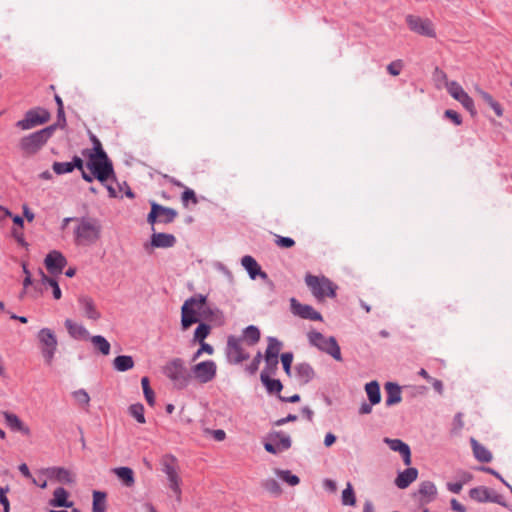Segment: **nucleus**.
I'll return each mask as SVG.
<instances>
[{
    "label": "nucleus",
    "instance_id": "obj_58",
    "mask_svg": "<svg viewBox=\"0 0 512 512\" xmlns=\"http://www.w3.org/2000/svg\"><path fill=\"white\" fill-rule=\"evenodd\" d=\"M433 80L436 82V84L443 83L445 86L447 84L448 78L447 74L441 70L439 67H436L433 72ZM439 87V85H437Z\"/></svg>",
    "mask_w": 512,
    "mask_h": 512
},
{
    "label": "nucleus",
    "instance_id": "obj_45",
    "mask_svg": "<svg viewBox=\"0 0 512 512\" xmlns=\"http://www.w3.org/2000/svg\"><path fill=\"white\" fill-rule=\"evenodd\" d=\"M141 385L147 403L153 407L155 405V394L153 389L150 387L149 378L143 377L141 379Z\"/></svg>",
    "mask_w": 512,
    "mask_h": 512
},
{
    "label": "nucleus",
    "instance_id": "obj_41",
    "mask_svg": "<svg viewBox=\"0 0 512 512\" xmlns=\"http://www.w3.org/2000/svg\"><path fill=\"white\" fill-rule=\"evenodd\" d=\"M93 512H105L106 511V493L102 491L93 492Z\"/></svg>",
    "mask_w": 512,
    "mask_h": 512
},
{
    "label": "nucleus",
    "instance_id": "obj_59",
    "mask_svg": "<svg viewBox=\"0 0 512 512\" xmlns=\"http://www.w3.org/2000/svg\"><path fill=\"white\" fill-rule=\"evenodd\" d=\"M403 68L402 60H395L387 66V71L392 76H398Z\"/></svg>",
    "mask_w": 512,
    "mask_h": 512
},
{
    "label": "nucleus",
    "instance_id": "obj_32",
    "mask_svg": "<svg viewBox=\"0 0 512 512\" xmlns=\"http://www.w3.org/2000/svg\"><path fill=\"white\" fill-rule=\"evenodd\" d=\"M65 327L71 337L75 339H89L88 330L81 324H77L70 319L65 321Z\"/></svg>",
    "mask_w": 512,
    "mask_h": 512
},
{
    "label": "nucleus",
    "instance_id": "obj_38",
    "mask_svg": "<svg viewBox=\"0 0 512 512\" xmlns=\"http://www.w3.org/2000/svg\"><path fill=\"white\" fill-rule=\"evenodd\" d=\"M260 380L262 384L265 386L266 390L270 394L280 393L283 389V385L280 380L273 379L268 375H260Z\"/></svg>",
    "mask_w": 512,
    "mask_h": 512
},
{
    "label": "nucleus",
    "instance_id": "obj_50",
    "mask_svg": "<svg viewBox=\"0 0 512 512\" xmlns=\"http://www.w3.org/2000/svg\"><path fill=\"white\" fill-rule=\"evenodd\" d=\"M264 361H265V367L262 370L260 375H268V376L274 375L278 369V363H279L278 359L264 358Z\"/></svg>",
    "mask_w": 512,
    "mask_h": 512
},
{
    "label": "nucleus",
    "instance_id": "obj_52",
    "mask_svg": "<svg viewBox=\"0 0 512 512\" xmlns=\"http://www.w3.org/2000/svg\"><path fill=\"white\" fill-rule=\"evenodd\" d=\"M52 169L57 175H62L71 173L73 171V166H71L70 162H54Z\"/></svg>",
    "mask_w": 512,
    "mask_h": 512
},
{
    "label": "nucleus",
    "instance_id": "obj_6",
    "mask_svg": "<svg viewBox=\"0 0 512 512\" xmlns=\"http://www.w3.org/2000/svg\"><path fill=\"white\" fill-rule=\"evenodd\" d=\"M207 297L198 294L187 299L181 307V327L182 330H187L193 324L200 322L201 317L197 313L198 306L205 304Z\"/></svg>",
    "mask_w": 512,
    "mask_h": 512
},
{
    "label": "nucleus",
    "instance_id": "obj_39",
    "mask_svg": "<svg viewBox=\"0 0 512 512\" xmlns=\"http://www.w3.org/2000/svg\"><path fill=\"white\" fill-rule=\"evenodd\" d=\"M113 366L117 371L125 372L134 367V360L131 356L120 355L114 359Z\"/></svg>",
    "mask_w": 512,
    "mask_h": 512
},
{
    "label": "nucleus",
    "instance_id": "obj_48",
    "mask_svg": "<svg viewBox=\"0 0 512 512\" xmlns=\"http://www.w3.org/2000/svg\"><path fill=\"white\" fill-rule=\"evenodd\" d=\"M277 475L290 486H295L300 482L299 477L292 474L289 470H277Z\"/></svg>",
    "mask_w": 512,
    "mask_h": 512
},
{
    "label": "nucleus",
    "instance_id": "obj_5",
    "mask_svg": "<svg viewBox=\"0 0 512 512\" xmlns=\"http://www.w3.org/2000/svg\"><path fill=\"white\" fill-rule=\"evenodd\" d=\"M305 283L318 301H322L325 297L334 298L336 296L337 285L325 276L307 274Z\"/></svg>",
    "mask_w": 512,
    "mask_h": 512
},
{
    "label": "nucleus",
    "instance_id": "obj_14",
    "mask_svg": "<svg viewBox=\"0 0 512 512\" xmlns=\"http://www.w3.org/2000/svg\"><path fill=\"white\" fill-rule=\"evenodd\" d=\"M406 23L411 31L419 35L432 38L436 36L433 24L429 19H424L414 15H407Z\"/></svg>",
    "mask_w": 512,
    "mask_h": 512
},
{
    "label": "nucleus",
    "instance_id": "obj_13",
    "mask_svg": "<svg viewBox=\"0 0 512 512\" xmlns=\"http://www.w3.org/2000/svg\"><path fill=\"white\" fill-rule=\"evenodd\" d=\"M469 497L478 503H497L504 505L503 496L485 486L470 489Z\"/></svg>",
    "mask_w": 512,
    "mask_h": 512
},
{
    "label": "nucleus",
    "instance_id": "obj_37",
    "mask_svg": "<svg viewBox=\"0 0 512 512\" xmlns=\"http://www.w3.org/2000/svg\"><path fill=\"white\" fill-rule=\"evenodd\" d=\"M158 213H159V223L170 224L174 222V220L178 216V212L170 207L163 206L158 204Z\"/></svg>",
    "mask_w": 512,
    "mask_h": 512
},
{
    "label": "nucleus",
    "instance_id": "obj_62",
    "mask_svg": "<svg viewBox=\"0 0 512 512\" xmlns=\"http://www.w3.org/2000/svg\"><path fill=\"white\" fill-rule=\"evenodd\" d=\"M53 125H57V128L63 129L66 126V117L64 109H57V122Z\"/></svg>",
    "mask_w": 512,
    "mask_h": 512
},
{
    "label": "nucleus",
    "instance_id": "obj_61",
    "mask_svg": "<svg viewBox=\"0 0 512 512\" xmlns=\"http://www.w3.org/2000/svg\"><path fill=\"white\" fill-rule=\"evenodd\" d=\"M164 473L167 475L168 480L178 477L175 467L172 464L165 463L163 467Z\"/></svg>",
    "mask_w": 512,
    "mask_h": 512
},
{
    "label": "nucleus",
    "instance_id": "obj_60",
    "mask_svg": "<svg viewBox=\"0 0 512 512\" xmlns=\"http://www.w3.org/2000/svg\"><path fill=\"white\" fill-rule=\"evenodd\" d=\"M444 116L447 119L451 120L457 126L462 124V117H461V115L458 112H456V111H454L452 109L446 110L444 112Z\"/></svg>",
    "mask_w": 512,
    "mask_h": 512
},
{
    "label": "nucleus",
    "instance_id": "obj_57",
    "mask_svg": "<svg viewBox=\"0 0 512 512\" xmlns=\"http://www.w3.org/2000/svg\"><path fill=\"white\" fill-rule=\"evenodd\" d=\"M275 243L281 248H291L295 245V241L290 237L276 235Z\"/></svg>",
    "mask_w": 512,
    "mask_h": 512
},
{
    "label": "nucleus",
    "instance_id": "obj_16",
    "mask_svg": "<svg viewBox=\"0 0 512 512\" xmlns=\"http://www.w3.org/2000/svg\"><path fill=\"white\" fill-rule=\"evenodd\" d=\"M272 442H266L264 448L271 454H277L291 447V439L282 432H275L271 435Z\"/></svg>",
    "mask_w": 512,
    "mask_h": 512
},
{
    "label": "nucleus",
    "instance_id": "obj_26",
    "mask_svg": "<svg viewBox=\"0 0 512 512\" xmlns=\"http://www.w3.org/2000/svg\"><path fill=\"white\" fill-rule=\"evenodd\" d=\"M418 494L422 503H429L435 499L437 488L433 482L423 481L419 486Z\"/></svg>",
    "mask_w": 512,
    "mask_h": 512
},
{
    "label": "nucleus",
    "instance_id": "obj_64",
    "mask_svg": "<svg viewBox=\"0 0 512 512\" xmlns=\"http://www.w3.org/2000/svg\"><path fill=\"white\" fill-rule=\"evenodd\" d=\"M71 166H73L74 169L82 170L84 168V161L81 157L75 155L72 158V161L70 162Z\"/></svg>",
    "mask_w": 512,
    "mask_h": 512
},
{
    "label": "nucleus",
    "instance_id": "obj_34",
    "mask_svg": "<svg viewBox=\"0 0 512 512\" xmlns=\"http://www.w3.org/2000/svg\"><path fill=\"white\" fill-rule=\"evenodd\" d=\"M49 477L55 478L61 483L70 484L74 481L69 470L62 467H53L48 469Z\"/></svg>",
    "mask_w": 512,
    "mask_h": 512
},
{
    "label": "nucleus",
    "instance_id": "obj_44",
    "mask_svg": "<svg viewBox=\"0 0 512 512\" xmlns=\"http://www.w3.org/2000/svg\"><path fill=\"white\" fill-rule=\"evenodd\" d=\"M40 274H41V283L43 285H48L50 287H54V298L56 300H59L62 296V292H61L58 282L54 278L48 277L42 270H40Z\"/></svg>",
    "mask_w": 512,
    "mask_h": 512
},
{
    "label": "nucleus",
    "instance_id": "obj_27",
    "mask_svg": "<svg viewBox=\"0 0 512 512\" xmlns=\"http://www.w3.org/2000/svg\"><path fill=\"white\" fill-rule=\"evenodd\" d=\"M385 391L387 394L385 401L387 406H393L401 402V387L397 383L387 382L385 384Z\"/></svg>",
    "mask_w": 512,
    "mask_h": 512
},
{
    "label": "nucleus",
    "instance_id": "obj_15",
    "mask_svg": "<svg viewBox=\"0 0 512 512\" xmlns=\"http://www.w3.org/2000/svg\"><path fill=\"white\" fill-rule=\"evenodd\" d=\"M291 311L294 315L311 321H322V315L316 311L311 305L302 304L295 298L290 299Z\"/></svg>",
    "mask_w": 512,
    "mask_h": 512
},
{
    "label": "nucleus",
    "instance_id": "obj_22",
    "mask_svg": "<svg viewBox=\"0 0 512 512\" xmlns=\"http://www.w3.org/2000/svg\"><path fill=\"white\" fill-rule=\"evenodd\" d=\"M241 264L248 272L250 278L253 280L258 276L262 279H266L268 277L267 273L261 270V267L252 256H244L241 259Z\"/></svg>",
    "mask_w": 512,
    "mask_h": 512
},
{
    "label": "nucleus",
    "instance_id": "obj_63",
    "mask_svg": "<svg viewBox=\"0 0 512 512\" xmlns=\"http://www.w3.org/2000/svg\"><path fill=\"white\" fill-rule=\"evenodd\" d=\"M9 492V487H0V504L2 506L10 505L9 500L7 498V493Z\"/></svg>",
    "mask_w": 512,
    "mask_h": 512
},
{
    "label": "nucleus",
    "instance_id": "obj_36",
    "mask_svg": "<svg viewBox=\"0 0 512 512\" xmlns=\"http://www.w3.org/2000/svg\"><path fill=\"white\" fill-rule=\"evenodd\" d=\"M476 92L478 93V95L481 97V99L489 106L493 109V111L495 112V114L498 116V117H501L503 115V108L501 107V105L494 100V98L489 94L487 93L486 91L482 90L481 88H476Z\"/></svg>",
    "mask_w": 512,
    "mask_h": 512
},
{
    "label": "nucleus",
    "instance_id": "obj_55",
    "mask_svg": "<svg viewBox=\"0 0 512 512\" xmlns=\"http://www.w3.org/2000/svg\"><path fill=\"white\" fill-rule=\"evenodd\" d=\"M200 348L194 353L192 356V361H196L203 353H207L209 355H212L214 353V348L206 343V342H199Z\"/></svg>",
    "mask_w": 512,
    "mask_h": 512
},
{
    "label": "nucleus",
    "instance_id": "obj_42",
    "mask_svg": "<svg viewBox=\"0 0 512 512\" xmlns=\"http://www.w3.org/2000/svg\"><path fill=\"white\" fill-rule=\"evenodd\" d=\"M261 486L270 494L279 496L282 493L279 482L274 478H268L261 482Z\"/></svg>",
    "mask_w": 512,
    "mask_h": 512
},
{
    "label": "nucleus",
    "instance_id": "obj_56",
    "mask_svg": "<svg viewBox=\"0 0 512 512\" xmlns=\"http://www.w3.org/2000/svg\"><path fill=\"white\" fill-rule=\"evenodd\" d=\"M181 200L184 206L188 205V202L191 201L193 204H197L198 200L195 192L192 189L187 188L181 195Z\"/></svg>",
    "mask_w": 512,
    "mask_h": 512
},
{
    "label": "nucleus",
    "instance_id": "obj_28",
    "mask_svg": "<svg viewBox=\"0 0 512 512\" xmlns=\"http://www.w3.org/2000/svg\"><path fill=\"white\" fill-rule=\"evenodd\" d=\"M68 492L63 487H58L54 490L53 498L49 501V504L53 507H65L70 508L73 503L68 501Z\"/></svg>",
    "mask_w": 512,
    "mask_h": 512
},
{
    "label": "nucleus",
    "instance_id": "obj_40",
    "mask_svg": "<svg viewBox=\"0 0 512 512\" xmlns=\"http://www.w3.org/2000/svg\"><path fill=\"white\" fill-rule=\"evenodd\" d=\"M91 343L93 344L94 348L98 350L103 355H108L110 353L111 345L106 340L105 337L101 335H95L89 337Z\"/></svg>",
    "mask_w": 512,
    "mask_h": 512
},
{
    "label": "nucleus",
    "instance_id": "obj_23",
    "mask_svg": "<svg viewBox=\"0 0 512 512\" xmlns=\"http://www.w3.org/2000/svg\"><path fill=\"white\" fill-rule=\"evenodd\" d=\"M6 425L13 432H21L24 435L30 434V429L24 425L21 419L14 413L9 411L2 412Z\"/></svg>",
    "mask_w": 512,
    "mask_h": 512
},
{
    "label": "nucleus",
    "instance_id": "obj_33",
    "mask_svg": "<svg viewBox=\"0 0 512 512\" xmlns=\"http://www.w3.org/2000/svg\"><path fill=\"white\" fill-rule=\"evenodd\" d=\"M267 343V348L263 354L264 358L278 359L283 343L273 336L267 337Z\"/></svg>",
    "mask_w": 512,
    "mask_h": 512
},
{
    "label": "nucleus",
    "instance_id": "obj_17",
    "mask_svg": "<svg viewBox=\"0 0 512 512\" xmlns=\"http://www.w3.org/2000/svg\"><path fill=\"white\" fill-rule=\"evenodd\" d=\"M77 302L80 310L87 319L97 321L101 318V313L98 310L95 301L90 296L80 295Z\"/></svg>",
    "mask_w": 512,
    "mask_h": 512
},
{
    "label": "nucleus",
    "instance_id": "obj_30",
    "mask_svg": "<svg viewBox=\"0 0 512 512\" xmlns=\"http://www.w3.org/2000/svg\"><path fill=\"white\" fill-rule=\"evenodd\" d=\"M470 443L473 449L474 457L479 462L489 463L492 460V453L485 446L480 444L474 438H471Z\"/></svg>",
    "mask_w": 512,
    "mask_h": 512
},
{
    "label": "nucleus",
    "instance_id": "obj_25",
    "mask_svg": "<svg viewBox=\"0 0 512 512\" xmlns=\"http://www.w3.org/2000/svg\"><path fill=\"white\" fill-rule=\"evenodd\" d=\"M237 337L240 338V342H244L248 346H254L260 341L261 332L257 326L249 325L242 330V335Z\"/></svg>",
    "mask_w": 512,
    "mask_h": 512
},
{
    "label": "nucleus",
    "instance_id": "obj_49",
    "mask_svg": "<svg viewBox=\"0 0 512 512\" xmlns=\"http://www.w3.org/2000/svg\"><path fill=\"white\" fill-rule=\"evenodd\" d=\"M262 359H264V356L261 351H258L254 358L252 359L251 363L245 367V371L249 375H255L259 369V365Z\"/></svg>",
    "mask_w": 512,
    "mask_h": 512
},
{
    "label": "nucleus",
    "instance_id": "obj_53",
    "mask_svg": "<svg viewBox=\"0 0 512 512\" xmlns=\"http://www.w3.org/2000/svg\"><path fill=\"white\" fill-rule=\"evenodd\" d=\"M73 397L78 402L79 405L83 407H87L89 405L90 396L84 389L74 391Z\"/></svg>",
    "mask_w": 512,
    "mask_h": 512
},
{
    "label": "nucleus",
    "instance_id": "obj_24",
    "mask_svg": "<svg viewBox=\"0 0 512 512\" xmlns=\"http://www.w3.org/2000/svg\"><path fill=\"white\" fill-rule=\"evenodd\" d=\"M417 477L418 470L414 467H409L397 475L395 485L400 489H405L413 483Z\"/></svg>",
    "mask_w": 512,
    "mask_h": 512
},
{
    "label": "nucleus",
    "instance_id": "obj_3",
    "mask_svg": "<svg viewBox=\"0 0 512 512\" xmlns=\"http://www.w3.org/2000/svg\"><path fill=\"white\" fill-rule=\"evenodd\" d=\"M163 373L178 390L188 387L192 380L191 371L182 358H173L168 361L163 367Z\"/></svg>",
    "mask_w": 512,
    "mask_h": 512
},
{
    "label": "nucleus",
    "instance_id": "obj_1",
    "mask_svg": "<svg viewBox=\"0 0 512 512\" xmlns=\"http://www.w3.org/2000/svg\"><path fill=\"white\" fill-rule=\"evenodd\" d=\"M90 140L93 144V151L85 149L82 154L88 157L87 168L98 181L104 183L110 178H115L112 161L102 147V143L96 135L90 132Z\"/></svg>",
    "mask_w": 512,
    "mask_h": 512
},
{
    "label": "nucleus",
    "instance_id": "obj_7",
    "mask_svg": "<svg viewBox=\"0 0 512 512\" xmlns=\"http://www.w3.org/2000/svg\"><path fill=\"white\" fill-rule=\"evenodd\" d=\"M308 339L310 344L320 351L327 353L337 361H342L341 349L335 337H325L318 331H311L308 333Z\"/></svg>",
    "mask_w": 512,
    "mask_h": 512
},
{
    "label": "nucleus",
    "instance_id": "obj_9",
    "mask_svg": "<svg viewBox=\"0 0 512 512\" xmlns=\"http://www.w3.org/2000/svg\"><path fill=\"white\" fill-rule=\"evenodd\" d=\"M50 117L49 111L44 108L30 109L25 113L24 118L16 123V126L22 130H29L47 123Z\"/></svg>",
    "mask_w": 512,
    "mask_h": 512
},
{
    "label": "nucleus",
    "instance_id": "obj_11",
    "mask_svg": "<svg viewBox=\"0 0 512 512\" xmlns=\"http://www.w3.org/2000/svg\"><path fill=\"white\" fill-rule=\"evenodd\" d=\"M190 371L199 383L206 384L215 378L217 365L213 360H206L194 365Z\"/></svg>",
    "mask_w": 512,
    "mask_h": 512
},
{
    "label": "nucleus",
    "instance_id": "obj_2",
    "mask_svg": "<svg viewBox=\"0 0 512 512\" xmlns=\"http://www.w3.org/2000/svg\"><path fill=\"white\" fill-rule=\"evenodd\" d=\"M77 223L74 229V240L77 245L90 246L100 239L102 226L98 219L81 217L77 219Z\"/></svg>",
    "mask_w": 512,
    "mask_h": 512
},
{
    "label": "nucleus",
    "instance_id": "obj_21",
    "mask_svg": "<svg viewBox=\"0 0 512 512\" xmlns=\"http://www.w3.org/2000/svg\"><path fill=\"white\" fill-rule=\"evenodd\" d=\"M176 241L173 234L154 232L151 235L150 243L145 244V249L147 250L149 246L152 248H170L176 244Z\"/></svg>",
    "mask_w": 512,
    "mask_h": 512
},
{
    "label": "nucleus",
    "instance_id": "obj_43",
    "mask_svg": "<svg viewBox=\"0 0 512 512\" xmlns=\"http://www.w3.org/2000/svg\"><path fill=\"white\" fill-rule=\"evenodd\" d=\"M211 332L210 325L206 323H199L194 331L193 341L194 342H205L204 340L208 337Z\"/></svg>",
    "mask_w": 512,
    "mask_h": 512
},
{
    "label": "nucleus",
    "instance_id": "obj_54",
    "mask_svg": "<svg viewBox=\"0 0 512 512\" xmlns=\"http://www.w3.org/2000/svg\"><path fill=\"white\" fill-rule=\"evenodd\" d=\"M293 362V353L285 352L281 355V363L283 366V370L285 373L290 376L291 375V366Z\"/></svg>",
    "mask_w": 512,
    "mask_h": 512
},
{
    "label": "nucleus",
    "instance_id": "obj_19",
    "mask_svg": "<svg viewBox=\"0 0 512 512\" xmlns=\"http://www.w3.org/2000/svg\"><path fill=\"white\" fill-rule=\"evenodd\" d=\"M67 264L66 258L58 251H51L45 258V266L49 273L61 274Z\"/></svg>",
    "mask_w": 512,
    "mask_h": 512
},
{
    "label": "nucleus",
    "instance_id": "obj_51",
    "mask_svg": "<svg viewBox=\"0 0 512 512\" xmlns=\"http://www.w3.org/2000/svg\"><path fill=\"white\" fill-rule=\"evenodd\" d=\"M151 210L147 215V222L152 225V230L154 231V225L159 223V213H158V203L155 201H151Z\"/></svg>",
    "mask_w": 512,
    "mask_h": 512
},
{
    "label": "nucleus",
    "instance_id": "obj_46",
    "mask_svg": "<svg viewBox=\"0 0 512 512\" xmlns=\"http://www.w3.org/2000/svg\"><path fill=\"white\" fill-rule=\"evenodd\" d=\"M342 504L347 506H354L356 504V497L353 487L350 483L342 492Z\"/></svg>",
    "mask_w": 512,
    "mask_h": 512
},
{
    "label": "nucleus",
    "instance_id": "obj_12",
    "mask_svg": "<svg viewBox=\"0 0 512 512\" xmlns=\"http://www.w3.org/2000/svg\"><path fill=\"white\" fill-rule=\"evenodd\" d=\"M447 92L452 98L462 104V106L470 112L472 116L476 115L475 105L473 99L465 92L462 86L456 82L451 81L446 84Z\"/></svg>",
    "mask_w": 512,
    "mask_h": 512
},
{
    "label": "nucleus",
    "instance_id": "obj_35",
    "mask_svg": "<svg viewBox=\"0 0 512 512\" xmlns=\"http://www.w3.org/2000/svg\"><path fill=\"white\" fill-rule=\"evenodd\" d=\"M365 392L371 404H379L381 401L380 385L376 380H373L365 385Z\"/></svg>",
    "mask_w": 512,
    "mask_h": 512
},
{
    "label": "nucleus",
    "instance_id": "obj_4",
    "mask_svg": "<svg viewBox=\"0 0 512 512\" xmlns=\"http://www.w3.org/2000/svg\"><path fill=\"white\" fill-rule=\"evenodd\" d=\"M57 129V125L47 126L39 131L31 133L20 139V149L26 155H35L38 153L53 136Z\"/></svg>",
    "mask_w": 512,
    "mask_h": 512
},
{
    "label": "nucleus",
    "instance_id": "obj_20",
    "mask_svg": "<svg viewBox=\"0 0 512 512\" xmlns=\"http://www.w3.org/2000/svg\"><path fill=\"white\" fill-rule=\"evenodd\" d=\"M383 442L387 444L392 451L398 452L402 456L405 465L409 466L411 464V450L408 444L400 439H391L388 437H385Z\"/></svg>",
    "mask_w": 512,
    "mask_h": 512
},
{
    "label": "nucleus",
    "instance_id": "obj_31",
    "mask_svg": "<svg viewBox=\"0 0 512 512\" xmlns=\"http://www.w3.org/2000/svg\"><path fill=\"white\" fill-rule=\"evenodd\" d=\"M112 472L118 477L124 486L130 488L135 484L134 471L129 467H117Z\"/></svg>",
    "mask_w": 512,
    "mask_h": 512
},
{
    "label": "nucleus",
    "instance_id": "obj_10",
    "mask_svg": "<svg viewBox=\"0 0 512 512\" xmlns=\"http://www.w3.org/2000/svg\"><path fill=\"white\" fill-rule=\"evenodd\" d=\"M226 356L228 362L234 365H238L250 357L249 353L242 347L240 338L235 335H230L227 338Z\"/></svg>",
    "mask_w": 512,
    "mask_h": 512
},
{
    "label": "nucleus",
    "instance_id": "obj_18",
    "mask_svg": "<svg viewBox=\"0 0 512 512\" xmlns=\"http://www.w3.org/2000/svg\"><path fill=\"white\" fill-rule=\"evenodd\" d=\"M198 311L201 319L205 321L213 322L217 325H222L224 323L222 311L214 305L207 304V300L205 301V304L198 306Z\"/></svg>",
    "mask_w": 512,
    "mask_h": 512
},
{
    "label": "nucleus",
    "instance_id": "obj_29",
    "mask_svg": "<svg viewBox=\"0 0 512 512\" xmlns=\"http://www.w3.org/2000/svg\"><path fill=\"white\" fill-rule=\"evenodd\" d=\"M297 378L303 384L309 383L315 377V371L309 363L303 362L295 366Z\"/></svg>",
    "mask_w": 512,
    "mask_h": 512
},
{
    "label": "nucleus",
    "instance_id": "obj_8",
    "mask_svg": "<svg viewBox=\"0 0 512 512\" xmlns=\"http://www.w3.org/2000/svg\"><path fill=\"white\" fill-rule=\"evenodd\" d=\"M37 337L41 345L42 356L46 364L50 365L57 350V338L54 332L49 328H42L38 332Z\"/></svg>",
    "mask_w": 512,
    "mask_h": 512
},
{
    "label": "nucleus",
    "instance_id": "obj_47",
    "mask_svg": "<svg viewBox=\"0 0 512 512\" xmlns=\"http://www.w3.org/2000/svg\"><path fill=\"white\" fill-rule=\"evenodd\" d=\"M129 413L132 417H134L137 422L139 423H145V416H144V406L141 403L132 404L129 407Z\"/></svg>",
    "mask_w": 512,
    "mask_h": 512
}]
</instances>
